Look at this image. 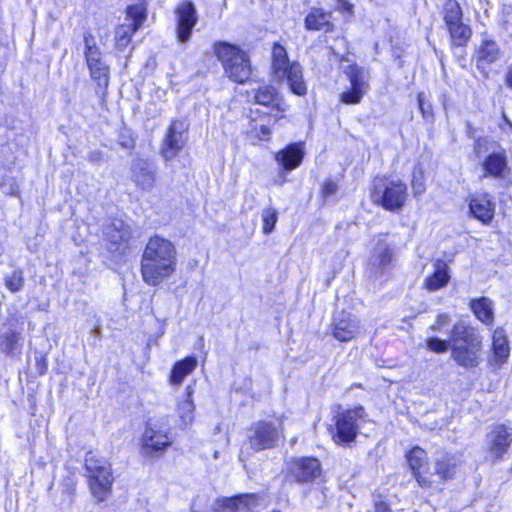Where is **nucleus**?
<instances>
[{
	"label": "nucleus",
	"instance_id": "nucleus-35",
	"mask_svg": "<svg viewBox=\"0 0 512 512\" xmlns=\"http://www.w3.org/2000/svg\"><path fill=\"white\" fill-rule=\"evenodd\" d=\"M498 55V45L494 41L485 40L477 52V61L478 63H493Z\"/></svg>",
	"mask_w": 512,
	"mask_h": 512
},
{
	"label": "nucleus",
	"instance_id": "nucleus-51",
	"mask_svg": "<svg viewBox=\"0 0 512 512\" xmlns=\"http://www.w3.org/2000/svg\"><path fill=\"white\" fill-rule=\"evenodd\" d=\"M354 6L347 0H338V10L341 13H347L349 16L353 15Z\"/></svg>",
	"mask_w": 512,
	"mask_h": 512
},
{
	"label": "nucleus",
	"instance_id": "nucleus-34",
	"mask_svg": "<svg viewBox=\"0 0 512 512\" xmlns=\"http://www.w3.org/2000/svg\"><path fill=\"white\" fill-rule=\"evenodd\" d=\"M91 80L95 83L103 98L108 95L110 84V67L88 70Z\"/></svg>",
	"mask_w": 512,
	"mask_h": 512
},
{
	"label": "nucleus",
	"instance_id": "nucleus-40",
	"mask_svg": "<svg viewBox=\"0 0 512 512\" xmlns=\"http://www.w3.org/2000/svg\"><path fill=\"white\" fill-rule=\"evenodd\" d=\"M78 479L74 473H69L61 479L60 486L62 493L72 499L77 490Z\"/></svg>",
	"mask_w": 512,
	"mask_h": 512
},
{
	"label": "nucleus",
	"instance_id": "nucleus-28",
	"mask_svg": "<svg viewBox=\"0 0 512 512\" xmlns=\"http://www.w3.org/2000/svg\"><path fill=\"white\" fill-rule=\"evenodd\" d=\"M492 349L494 356L490 363H494L498 368L502 363L506 362L510 351L508 340L503 330L497 329L494 331Z\"/></svg>",
	"mask_w": 512,
	"mask_h": 512
},
{
	"label": "nucleus",
	"instance_id": "nucleus-53",
	"mask_svg": "<svg viewBox=\"0 0 512 512\" xmlns=\"http://www.w3.org/2000/svg\"><path fill=\"white\" fill-rule=\"evenodd\" d=\"M418 108L421 110V112H422L424 117L431 116V111L424 107V103H423V99H422V95L421 94H418Z\"/></svg>",
	"mask_w": 512,
	"mask_h": 512
},
{
	"label": "nucleus",
	"instance_id": "nucleus-9",
	"mask_svg": "<svg viewBox=\"0 0 512 512\" xmlns=\"http://www.w3.org/2000/svg\"><path fill=\"white\" fill-rule=\"evenodd\" d=\"M325 471L321 460L314 455L291 457L283 470V482L297 485H313L323 482Z\"/></svg>",
	"mask_w": 512,
	"mask_h": 512
},
{
	"label": "nucleus",
	"instance_id": "nucleus-50",
	"mask_svg": "<svg viewBox=\"0 0 512 512\" xmlns=\"http://www.w3.org/2000/svg\"><path fill=\"white\" fill-rule=\"evenodd\" d=\"M416 446L409 449L406 453V459L412 474L416 476V461H415Z\"/></svg>",
	"mask_w": 512,
	"mask_h": 512
},
{
	"label": "nucleus",
	"instance_id": "nucleus-16",
	"mask_svg": "<svg viewBox=\"0 0 512 512\" xmlns=\"http://www.w3.org/2000/svg\"><path fill=\"white\" fill-rule=\"evenodd\" d=\"M176 16V37L179 42L190 40L194 27L198 22V14L191 0L181 1L174 9Z\"/></svg>",
	"mask_w": 512,
	"mask_h": 512
},
{
	"label": "nucleus",
	"instance_id": "nucleus-48",
	"mask_svg": "<svg viewBox=\"0 0 512 512\" xmlns=\"http://www.w3.org/2000/svg\"><path fill=\"white\" fill-rule=\"evenodd\" d=\"M239 499H240V497H238V494L235 496H232V497H225L222 499L221 505H222V507L228 508V509L236 512L238 509Z\"/></svg>",
	"mask_w": 512,
	"mask_h": 512
},
{
	"label": "nucleus",
	"instance_id": "nucleus-21",
	"mask_svg": "<svg viewBox=\"0 0 512 512\" xmlns=\"http://www.w3.org/2000/svg\"><path fill=\"white\" fill-rule=\"evenodd\" d=\"M423 451L418 447V453ZM420 456L418 455V470L420 469ZM455 469V461L452 457L448 455H444L440 460H438L434 465V472L429 476H423L422 473L418 471V485L422 487H430L432 484H440L448 478H451L454 474Z\"/></svg>",
	"mask_w": 512,
	"mask_h": 512
},
{
	"label": "nucleus",
	"instance_id": "nucleus-20",
	"mask_svg": "<svg viewBox=\"0 0 512 512\" xmlns=\"http://www.w3.org/2000/svg\"><path fill=\"white\" fill-rule=\"evenodd\" d=\"M359 320L342 310L331 322V334L339 342H350L359 334Z\"/></svg>",
	"mask_w": 512,
	"mask_h": 512
},
{
	"label": "nucleus",
	"instance_id": "nucleus-11",
	"mask_svg": "<svg viewBox=\"0 0 512 512\" xmlns=\"http://www.w3.org/2000/svg\"><path fill=\"white\" fill-rule=\"evenodd\" d=\"M349 86L338 96V101L344 105H358L369 90V77L365 69L356 63L349 64L344 71Z\"/></svg>",
	"mask_w": 512,
	"mask_h": 512
},
{
	"label": "nucleus",
	"instance_id": "nucleus-36",
	"mask_svg": "<svg viewBox=\"0 0 512 512\" xmlns=\"http://www.w3.org/2000/svg\"><path fill=\"white\" fill-rule=\"evenodd\" d=\"M6 289L11 293L21 291L25 285V277L22 269L17 268L3 278Z\"/></svg>",
	"mask_w": 512,
	"mask_h": 512
},
{
	"label": "nucleus",
	"instance_id": "nucleus-7",
	"mask_svg": "<svg viewBox=\"0 0 512 512\" xmlns=\"http://www.w3.org/2000/svg\"><path fill=\"white\" fill-rule=\"evenodd\" d=\"M254 105L264 107L251 108L248 112V120L252 123L261 121L275 124L285 118L288 105L280 91L273 85L264 83L252 90V100Z\"/></svg>",
	"mask_w": 512,
	"mask_h": 512
},
{
	"label": "nucleus",
	"instance_id": "nucleus-19",
	"mask_svg": "<svg viewBox=\"0 0 512 512\" xmlns=\"http://www.w3.org/2000/svg\"><path fill=\"white\" fill-rule=\"evenodd\" d=\"M181 125V121L173 119L167 127L160 148V154L165 161L175 158L186 145L183 132L179 129Z\"/></svg>",
	"mask_w": 512,
	"mask_h": 512
},
{
	"label": "nucleus",
	"instance_id": "nucleus-56",
	"mask_svg": "<svg viewBox=\"0 0 512 512\" xmlns=\"http://www.w3.org/2000/svg\"><path fill=\"white\" fill-rule=\"evenodd\" d=\"M504 121L507 123V125H509V127L512 128V123L511 121L504 115Z\"/></svg>",
	"mask_w": 512,
	"mask_h": 512
},
{
	"label": "nucleus",
	"instance_id": "nucleus-41",
	"mask_svg": "<svg viewBox=\"0 0 512 512\" xmlns=\"http://www.w3.org/2000/svg\"><path fill=\"white\" fill-rule=\"evenodd\" d=\"M338 182L331 178H326L320 186L319 195L323 203H325L331 196L335 195L338 191Z\"/></svg>",
	"mask_w": 512,
	"mask_h": 512
},
{
	"label": "nucleus",
	"instance_id": "nucleus-13",
	"mask_svg": "<svg viewBox=\"0 0 512 512\" xmlns=\"http://www.w3.org/2000/svg\"><path fill=\"white\" fill-rule=\"evenodd\" d=\"M172 444L169 429L157 425H146L140 438L141 453L151 458L162 457Z\"/></svg>",
	"mask_w": 512,
	"mask_h": 512
},
{
	"label": "nucleus",
	"instance_id": "nucleus-55",
	"mask_svg": "<svg viewBox=\"0 0 512 512\" xmlns=\"http://www.w3.org/2000/svg\"><path fill=\"white\" fill-rule=\"evenodd\" d=\"M506 84L512 88V67L508 70L506 74Z\"/></svg>",
	"mask_w": 512,
	"mask_h": 512
},
{
	"label": "nucleus",
	"instance_id": "nucleus-23",
	"mask_svg": "<svg viewBox=\"0 0 512 512\" xmlns=\"http://www.w3.org/2000/svg\"><path fill=\"white\" fill-rule=\"evenodd\" d=\"M304 27L308 31L334 32L335 24L332 21V12L319 7L310 8L304 18Z\"/></svg>",
	"mask_w": 512,
	"mask_h": 512
},
{
	"label": "nucleus",
	"instance_id": "nucleus-4",
	"mask_svg": "<svg viewBox=\"0 0 512 512\" xmlns=\"http://www.w3.org/2000/svg\"><path fill=\"white\" fill-rule=\"evenodd\" d=\"M269 73L277 82L285 81L292 94L299 97L307 94L302 65L291 61L286 47L278 41L271 45Z\"/></svg>",
	"mask_w": 512,
	"mask_h": 512
},
{
	"label": "nucleus",
	"instance_id": "nucleus-3",
	"mask_svg": "<svg viewBox=\"0 0 512 512\" xmlns=\"http://www.w3.org/2000/svg\"><path fill=\"white\" fill-rule=\"evenodd\" d=\"M212 51L229 81L237 85H245L253 80L254 66L251 56L241 46L220 40L213 43Z\"/></svg>",
	"mask_w": 512,
	"mask_h": 512
},
{
	"label": "nucleus",
	"instance_id": "nucleus-43",
	"mask_svg": "<svg viewBox=\"0 0 512 512\" xmlns=\"http://www.w3.org/2000/svg\"><path fill=\"white\" fill-rule=\"evenodd\" d=\"M426 344L429 350L436 353H445L448 351V349H450V339L447 341L431 337L426 341Z\"/></svg>",
	"mask_w": 512,
	"mask_h": 512
},
{
	"label": "nucleus",
	"instance_id": "nucleus-47",
	"mask_svg": "<svg viewBox=\"0 0 512 512\" xmlns=\"http://www.w3.org/2000/svg\"><path fill=\"white\" fill-rule=\"evenodd\" d=\"M35 366L37 370V374L39 376H43L48 371V358L47 355L42 353L35 359Z\"/></svg>",
	"mask_w": 512,
	"mask_h": 512
},
{
	"label": "nucleus",
	"instance_id": "nucleus-46",
	"mask_svg": "<svg viewBox=\"0 0 512 512\" xmlns=\"http://www.w3.org/2000/svg\"><path fill=\"white\" fill-rule=\"evenodd\" d=\"M451 322L450 315L447 313H440L437 315L435 322L430 326L432 331L440 330L447 327Z\"/></svg>",
	"mask_w": 512,
	"mask_h": 512
},
{
	"label": "nucleus",
	"instance_id": "nucleus-27",
	"mask_svg": "<svg viewBox=\"0 0 512 512\" xmlns=\"http://www.w3.org/2000/svg\"><path fill=\"white\" fill-rule=\"evenodd\" d=\"M125 18L129 21L131 27L139 30L145 24L148 17V6L145 0H139L136 3L129 4L124 10Z\"/></svg>",
	"mask_w": 512,
	"mask_h": 512
},
{
	"label": "nucleus",
	"instance_id": "nucleus-49",
	"mask_svg": "<svg viewBox=\"0 0 512 512\" xmlns=\"http://www.w3.org/2000/svg\"><path fill=\"white\" fill-rule=\"evenodd\" d=\"M373 510L374 512H392L389 502L383 499L374 501Z\"/></svg>",
	"mask_w": 512,
	"mask_h": 512
},
{
	"label": "nucleus",
	"instance_id": "nucleus-6",
	"mask_svg": "<svg viewBox=\"0 0 512 512\" xmlns=\"http://www.w3.org/2000/svg\"><path fill=\"white\" fill-rule=\"evenodd\" d=\"M370 200L389 212H398L406 204L408 187L402 180L388 174L375 175L369 189Z\"/></svg>",
	"mask_w": 512,
	"mask_h": 512
},
{
	"label": "nucleus",
	"instance_id": "nucleus-12",
	"mask_svg": "<svg viewBox=\"0 0 512 512\" xmlns=\"http://www.w3.org/2000/svg\"><path fill=\"white\" fill-rule=\"evenodd\" d=\"M387 233L374 236L375 245L371 250L366 267L376 278L387 274L395 264V249L386 241Z\"/></svg>",
	"mask_w": 512,
	"mask_h": 512
},
{
	"label": "nucleus",
	"instance_id": "nucleus-8",
	"mask_svg": "<svg viewBox=\"0 0 512 512\" xmlns=\"http://www.w3.org/2000/svg\"><path fill=\"white\" fill-rule=\"evenodd\" d=\"M367 416L365 407L360 404L336 411L327 426L333 443L337 446H349L354 443L360 434L362 424L367 421Z\"/></svg>",
	"mask_w": 512,
	"mask_h": 512
},
{
	"label": "nucleus",
	"instance_id": "nucleus-18",
	"mask_svg": "<svg viewBox=\"0 0 512 512\" xmlns=\"http://www.w3.org/2000/svg\"><path fill=\"white\" fill-rule=\"evenodd\" d=\"M306 146L304 141L286 144L274 154V160L282 172H291L300 167L304 161Z\"/></svg>",
	"mask_w": 512,
	"mask_h": 512
},
{
	"label": "nucleus",
	"instance_id": "nucleus-2",
	"mask_svg": "<svg viewBox=\"0 0 512 512\" xmlns=\"http://www.w3.org/2000/svg\"><path fill=\"white\" fill-rule=\"evenodd\" d=\"M450 358L460 367L472 370L481 361L482 336L468 321H456L450 332Z\"/></svg>",
	"mask_w": 512,
	"mask_h": 512
},
{
	"label": "nucleus",
	"instance_id": "nucleus-24",
	"mask_svg": "<svg viewBox=\"0 0 512 512\" xmlns=\"http://www.w3.org/2000/svg\"><path fill=\"white\" fill-rule=\"evenodd\" d=\"M84 59L88 70L109 67L103 59V53L97 45L93 34L89 31L83 34Z\"/></svg>",
	"mask_w": 512,
	"mask_h": 512
},
{
	"label": "nucleus",
	"instance_id": "nucleus-22",
	"mask_svg": "<svg viewBox=\"0 0 512 512\" xmlns=\"http://www.w3.org/2000/svg\"><path fill=\"white\" fill-rule=\"evenodd\" d=\"M490 452L496 458H502L512 443V428L505 424L493 426L488 434Z\"/></svg>",
	"mask_w": 512,
	"mask_h": 512
},
{
	"label": "nucleus",
	"instance_id": "nucleus-30",
	"mask_svg": "<svg viewBox=\"0 0 512 512\" xmlns=\"http://www.w3.org/2000/svg\"><path fill=\"white\" fill-rule=\"evenodd\" d=\"M138 30L128 24H117L114 28V48L117 52H124L132 45V40Z\"/></svg>",
	"mask_w": 512,
	"mask_h": 512
},
{
	"label": "nucleus",
	"instance_id": "nucleus-44",
	"mask_svg": "<svg viewBox=\"0 0 512 512\" xmlns=\"http://www.w3.org/2000/svg\"><path fill=\"white\" fill-rule=\"evenodd\" d=\"M251 130L255 132L256 138L259 140L269 141L272 135V129L268 125L257 126V123H250Z\"/></svg>",
	"mask_w": 512,
	"mask_h": 512
},
{
	"label": "nucleus",
	"instance_id": "nucleus-26",
	"mask_svg": "<svg viewBox=\"0 0 512 512\" xmlns=\"http://www.w3.org/2000/svg\"><path fill=\"white\" fill-rule=\"evenodd\" d=\"M197 365L198 360L195 355H188L176 361L169 373V383L173 386H180L184 379L194 372Z\"/></svg>",
	"mask_w": 512,
	"mask_h": 512
},
{
	"label": "nucleus",
	"instance_id": "nucleus-5",
	"mask_svg": "<svg viewBox=\"0 0 512 512\" xmlns=\"http://www.w3.org/2000/svg\"><path fill=\"white\" fill-rule=\"evenodd\" d=\"M86 483L97 503L106 502L113 494L115 483L111 462L93 451H88L83 461Z\"/></svg>",
	"mask_w": 512,
	"mask_h": 512
},
{
	"label": "nucleus",
	"instance_id": "nucleus-52",
	"mask_svg": "<svg viewBox=\"0 0 512 512\" xmlns=\"http://www.w3.org/2000/svg\"><path fill=\"white\" fill-rule=\"evenodd\" d=\"M104 158L103 152L100 150H93L88 154V160L91 163H100Z\"/></svg>",
	"mask_w": 512,
	"mask_h": 512
},
{
	"label": "nucleus",
	"instance_id": "nucleus-17",
	"mask_svg": "<svg viewBox=\"0 0 512 512\" xmlns=\"http://www.w3.org/2000/svg\"><path fill=\"white\" fill-rule=\"evenodd\" d=\"M131 180L141 192H149L156 187L157 174L152 162L147 158L136 157L130 166Z\"/></svg>",
	"mask_w": 512,
	"mask_h": 512
},
{
	"label": "nucleus",
	"instance_id": "nucleus-31",
	"mask_svg": "<svg viewBox=\"0 0 512 512\" xmlns=\"http://www.w3.org/2000/svg\"><path fill=\"white\" fill-rule=\"evenodd\" d=\"M0 348L6 356H15L22 349L21 331H8L0 336Z\"/></svg>",
	"mask_w": 512,
	"mask_h": 512
},
{
	"label": "nucleus",
	"instance_id": "nucleus-42",
	"mask_svg": "<svg viewBox=\"0 0 512 512\" xmlns=\"http://www.w3.org/2000/svg\"><path fill=\"white\" fill-rule=\"evenodd\" d=\"M118 145L126 150H134L136 147V136L129 129H124L118 135Z\"/></svg>",
	"mask_w": 512,
	"mask_h": 512
},
{
	"label": "nucleus",
	"instance_id": "nucleus-38",
	"mask_svg": "<svg viewBox=\"0 0 512 512\" xmlns=\"http://www.w3.org/2000/svg\"><path fill=\"white\" fill-rule=\"evenodd\" d=\"M453 42L457 45H463L468 41L471 35L470 28L463 21L448 27Z\"/></svg>",
	"mask_w": 512,
	"mask_h": 512
},
{
	"label": "nucleus",
	"instance_id": "nucleus-15",
	"mask_svg": "<svg viewBox=\"0 0 512 512\" xmlns=\"http://www.w3.org/2000/svg\"><path fill=\"white\" fill-rule=\"evenodd\" d=\"M488 145L491 147H487L486 151L491 150V152L482 163V167L485 172L484 176H491L495 179H502L508 174L510 170L504 149L499 147L497 150H494L493 147L495 146V142H489L487 139H478L474 148L475 154L480 156L482 153V148Z\"/></svg>",
	"mask_w": 512,
	"mask_h": 512
},
{
	"label": "nucleus",
	"instance_id": "nucleus-37",
	"mask_svg": "<svg viewBox=\"0 0 512 512\" xmlns=\"http://www.w3.org/2000/svg\"><path fill=\"white\" fill-rule=\"evenodd\" d=\"M444 20L447 27L462 21V10L456 0H447L445 2Z\"/></svg>",
	"mask_w": 512,
	"mask_h": 512
},
{
	"label": "nucleus",
	"instance_id": "nucleus-54",
	"mask_svg": "<svg viewBox=\"0 0 512 512\" xmlns=\"http://www.w3.org/2000/svg\"><path fill=\"white\" fill-rule=\"evenodd\" d=\"M7 195L14 196V197H20V195H21L20 188L16 182L11 186V189Z\"/></svg>",
	"mask_w": 512,
	"mask_h": 512
},
{
	"label": "nucleus",
	"instance_id": "nucleus-14",
	"mask_svg": "<svg viewBox=\"0 0 512 512\" xmlns=\"http://www.w3.org/2000/svg\"><path fill=\"white\" fill-rule=\"evenodd\" d=\"M249 431L247 441L253 451L259 452L276 447L283 427L281 421L276 425L273 422L259 420L249 428Z\"/></svg>",
	"mask_w": 512,
	"mask_h": 512
},
{
	"label": "nucleus",
	"instance_id": "nucleus-10",
	"mask_svg": "<svg viewBox=\"0 0 512 512\" xmlns=\"http://www.w3.org/2000/svg\"><path fill=\"white\" fill-rule=\"evenodd\" d=\"M106 250L116 258L126 257L135 240L132 226L123 219L112 218L103 229Z\"/></svg>",
	"mask_w": 512,
	"mask_h": 512
},
{
	"label": "nucleus",
	"instance_id": "nucleus-25",
	"mask_svg": "<svg viewBox=\"0 0 512 512\" xmlns=\"http://www.w3.org/2000/svg\"><path fill=\"white\" fill-rule=\"evenodd\" d=\"M469 209L476 219L488 224L494 217L495 205L488 194H474L470 197Z\"/></svg>",
	"mask_w": 512,
	"mask_h": 512
},
{
	"label": "nucleus",
	"instance_id": "nucleus-1",
	"mask_svg": "<svg viewBox=\"0 0 512 512\" xmlns=\"http://www.w3.org/2000/svg\"><path fill=\"white\" fill-rule=\"evenodd\" d=\"M177 268L176 245L160 234L148 237L140 257L139 271L142 281L150 287L160 286L176 274Z\"/></svg>",
	"mask_w": 512,
	"mask_h": 512
},
{
	"label": "nucleus",
	"instance_id": "nucleus-33",
	"mask_svg": "<svg viewBox=\"0 0 512 512\" xmlns=\"http://www.w3.org/2000/svg\"><path fill=\"white\" fill-rule=\"evenodd\" d=\"M449 278L447 265L443 262H438L434 273L425 280L424 287L428 291H436L446 286Z\"/></svg>",
	"mask_w": 512,
	"mask_h": 512
},
{
	"label": "nucleus",
	"instance_id": "nucleus-29",
	"mask_svg": "<svg viewBox=\"0 0 512 512\" xmlns=\"http://www.w3.org/2000/svg\"><path fill=\"white\" fill-rule=\"evenodd\" d=\"M176 411L182 426L187 427L193 423L195 405L193 402V389L191 386L186 387L185 397L177 404Z\"/></svg>",
	"mask_w": 512,
	"mask_h": 512
},
{
	"label": "nucleus",
	"instance_id": "nucleus-39",
	"mask_svg": "<svg viewBox=\"0 0 512 512\" xmlns=\"http://www.w3.org/2000/svg\"><path fill=\"white\" fill-rule=\"evenodd\" d=\"M278 221V212L274 208H266L262 212V232L269 235Z\"/></svg>",
	"mask_w": 512,
	"mask_h": 512
},
{
	"label": "nucleus",
	"instance_id": "nucleus-45",
	"mask_svg": "<svg viewBox=\"0 0 512 512\" xmlns=\"http://www.w3.org/2000/svg\"><path fill=\"white\" fill-rule=\"evenodd\" d=\"M238 497H240L239 503L248 509L259 505L260 495L257 493H242L238 494Z\"/></svg>",
	"mask_w": 512,
	"mask_h": 512
},
{
	"label": "nucleus",
	"instance_id": "nucleus-32",
	"mask_svg": "<svg viewBox=\"0 0 512 512\" xmlns=\"http://www.w3.org/2000/svg\"><path fill=\"white\" fill-rule=\"evenodd\" d=\"M470 308L478 320L486 325H490L494 320L492 301L482 297L470 302Z\"/></svg>",
	"mask_w": 512,
	"mask_h": 512
}]
</instances>
